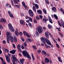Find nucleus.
Returning <instances> with one entry per match:
<instances>
[{
    "mask_svg": "<svg viewBox=\"0 0 64 64\" xmlns=\"http://www.w3.org/2000/svg\"><path fill=\"white\" fill-rule=\"evenodd\" d=\"M8 28H9L10 30H11L12 32H14L15 30L13 27L12 24L10 23H9L8 25Z\"/></svg>",
    "mask_w": 64,
    "mask_h": 64,
    "instance_id": "4",
    "label": "nucleus"
},
{
    "mask_svg": "<svg viewBox=\"0 0 64 64\" xmlns=\"http://www.w3.org/2000/svg\"><path fill=\"white\" fill-rule=\"evenodd\" d=\"M0 29H3V26L0 24Z\"/></svg>",
    "mask_w": 64,
    "mask_h": 64,
    "instance_id": "59",
    "label": "nucleus"
},
{
    "mask_svg": "<svg viewBox=\"0 0 64 64\" xmlns=\"http://www.w3.org/2000/svg\"><path fill=\"white\" fill-rule=\"evenodd\" d=\"M45 61L46 63H48L49 62V60L48 58H45Z\"/></svg>",
    "mask_w": 64,
    "mask_h": 64,
    "instance_id": "16",
    "label": "nucleus"
},
{
    "mask_svg": "<svg viewBox=\"0 0 64 64\" xmlns=\"http://www.w3.org/2000/svg\"><path fill=\"white\" fill-rule=\"evenodd\" d=\"M23 33L24 36H27L28 34L25 31H24L23 32Z\"/></svg>",
    "mask_w": 64,
    "mask_h": 64,
    "instance_id": "24",
    "label": "nucleus"
},
{
    "mask_svg": "<svg viewBox=\"0 0 64 64\" xmlns=\"http://www.w3.org/2000/svg\"><path fill=\"white\" fill-rule=\"evenodd\" d=\"M52 18H54V17L56 19V20L58 19V17L57 16V15H56V14H54V15H52Z\"/></svg>",
    "mask_w": 64,
    "mask_h": 64,
    "instance_id": "21",
    "label": "nucleus"
},
{
    "mask_svg": "<svg viewBox=\"0 0 64 64\" xmlns=\"http://www.w3.org/2000/svg\"><path fill=\"white\" fill-rule=\"evenodd\" d=\"M49 34L50 35V36L51 37H52V35L50 33Z\"/></svg>",
    "mask_w": 64,
    "mask_h": 64,
    "instance_id": "63",
    "label": "nucleus"
},
{
    "mask_svg": "<svg viewBox=\"0 0 64 64\" xmlns=\"http://www.w3.org/2000/svg\"><path fill=\"white\" fill-rule=\"evenodd\" d=\"M33 21L34 22V23H37V20L36 19H34L33 20Z\"/></svg>",
    "mask_w": 64,
    "mask_h": 64,
    "instance_id": "33",
    "label": "nucleus"
},
{
    "mask_svg": "<svg viewBox=\"0 0 64 64\" xmlns=\"http://www.w3.org/2000/svg\"><path fill=\"white\" fill-rule=\"evenodd\" d=\"M6 41H5V40H4L3 41V43H4V44H5V43H6Z\"/></svg>",
    "mask_w": 64,
    "mask_h": 64,
    "instance_id": "62",
    "label": "nucleus"
},
{
    "mask_svg": "<svg viewBox=\"0 0 64 64\" xmlns=\"http://www.w3.org/2000/svg\"><path fill=\"white\" fill-rule=\"evenodd\" d=\"M59 34L62 37H63V35L61 32H59Z\"/></svg>",
    "mask_w": 64,
    "mask_h": 64,
    "instance_id": "48",
    "label": "nucleus"
},
{
    "mask_svg": "<svg viewBox=\"0 0 64 64\" xmlns=\"http://www.w3.org/2000/svg\"><path fill=\"white\" fill-rule=\"evenodd\" d=\"M14 2L15 3V4H18V2L17 1V0H13Z\"/></svg>",
    "mask_w": 64,
    "mask_h": 64,
    "instance_id": "37",
    "label": "nucleus"
},
{
    "mask_svg": "<svg viewBox=\"0 0 64 64\" xmlns=\"http://www.w3.org/2000/svg\"><path fill=\"white\" fill-rule=\"evenodd\" d=\"M32 48L34 49H36V47L35 46H32Z\"/></svg>",
    "mask_w": 64,
    "mask_h": 64,
    "instance_id": "51",
    "label": "nucleus"
},
{
    "mask_svg": "<svg viewBox=\"0 0 64 64\" xmlns=\"http://www.w3.org/2000/svg\"><path fill=\"white\" fill-rule=\"evenodd\" d=\"M37 52H38V54H39L40 53H41V50H37Z\"/></svg>",
    "mask_w": 64,
    "mask_h": 64,
    "instance_id": "43",
    "label": "nucleus"
},
{
    "mask_svg": "<svg viewBox=\"0 0 64 64\" xmlns=\"http://www.w3.org/2000/svg\"><path fill=\"white\" fill-rule=\"evenodd\" d=\"M36 19L38 20H39V19H40L39 17L38 16H36Z\"/></svg>",
    "mask_w": 64,
    "mask_h": 64,
    "instance_id": "50",
    "label": "nucleus"
},
{
    "mask_svg": "<svg viewBox=\"0 0 64 64\" xmlns=\"http://www.w3.org/2000/svg\"><path fill=\"white\" fill-rule=\"evenodd\" d=\"M29 17H29V16H26V19H28Z\"/></svg>",
    "mask_w": 64,
    "mask_h": 64,
    "instance_id": "54",
    "label": "nucleus"
},
{
    "mask_svg": "<svg viewBox=\"0 0 64 64\" xmlns=\"http://www.w3.org/2000/svg\"><path fill=\"white\" fill-rule=\"evenodd\" d=\"M32 9L35 12H36V8H35V6H33L32 7Z\"/></svg>",
    "mask_w": 64,
    "mask_h": 64,
    "instance_id": "23",
    "label": "nucleus"
},
{
    "mask_svg": "<svg viewBox=\"0 0 64 64\" xmlns=\"http://www.w3.org/2000/svg\"><path fill=\"white\" fill-rule=\"evenodd\" d=\"M15 34L16 36H18V35H19V32H18V30L16 31Z\"/></svg>",
    "mask_w": 64,
    "mask_h": 64,
    "instance_id": "18",
    "label": "nucleus"
},
{
    "mask_svg": "<svg viewBox=\"0 0 64 64\" xmlns=\"http://www.w3.org/2000/svg\"><path fill=\"white\" fill-rule=\"evenodd\" d=\"M21 48H22V49H24V46H22Z\"/></svg>",
    "mask_w": 64,
    "mask_h": 64,
    "instance_id": "61",
    "label": "nucleus"
},
{
    "mask_svg": "<svg viewBox=\"0 0 64 64\" xmlns=\"http://www.w3.org/2000/svg\"><path fill=\"white\" fill-rule=\"evenodd\" d=\"M45 1L47 4H49V1H48V0H45Z\"/></svg>",
    "mask_w": 64,
    "mask_h": 64,
    "instance_id": "36",
    "label": "nucleus"
},
{
    "mask_svg": "<svg viewBox=\"0 0 64 64\" xmlns=\"http://www.w3.org/2000/svg\"><path fill=\"white\" fill-rule=\"evenodd\" d=\"M35 6L36 7V9H38V8H39V6H38V5L37 4H35Z\"/></svg>",
    "mask_w": 64,
    "mask_h": 64,
    "instance_id": "32",
    "label": "nucleus"
},
{
    "mask_svg": "<svg viewBox=\"0 0 64 64\" xmlns=\"http://www.w3.org/2000/svg\"><path fill=\"white\" fill-rule=\"evenodd\" d=\"M22 53L24 56L27 57L29 59H31V57L30 56V55H29V54L27 52V51L26 50L22 52Z\"/></svg>",
    "mask_w": 64,
    "mask_h": 64,
    "instance_id": "2",
    "label": "nucleus"
},
{
    "mask_svg": "<svg viewBox=\"0 0 64 64\" xmlns=\"http://www.w3.org/2000/svg\"><path fill=\"white\" fill-rule=\"evenodd\" d=\"M29 20L31 22H32V18H30V17H29L28 18Z\"/></svg>",
    "mask_w": 64,
    "mask_h": 64,
    "instance_id": "41",
    "label": "nucleus"
},
{
    "mask_svg": "<svg viewBox=\"0 0 64 64\" xmlns=\"http://www.w3.org/2000/svg\"><path fill=\"white\" fill-rule=\"evenodd\" d=\"M3 62V64H6V62H5L3 61L2 62Z\"/></svg>",
    "mask_w": 64,
    "mask_h": 64,
    "instance_id": "64",
    "label": "nucleus"
},
{
    "mask_svg": "<svg viewBox=\"0 0 64 64\" xmlns=\"http://www.w3.org/2000/svg\"><path fill=\"white\" fill-rule=\"evenodd\" d=\"M50 33L49 32H47L44 33L46 37L48 38H49V34Z\"/></svg>",
    "mask_w": 64,
    "mask_h": 64,
    "instance_id": "10",
    "label": "nucleus"
},
{
    "mask_svg": "<svg viewBox=\"0 0 64 64\" xmlns=\"http://www.w3.org/2000/svg\"><path fill=\"white\" fill-rule=\"evenodd\" d=\"M13 40L15 43H17V38L16 36H14L13 38Z\"/></svg>",
    "mask_w": 64,
    "mask_h": 64,
    "instance_id": "13",
    "label": "nucleus"
},
{
    "mask_svg": "<svg viewBox=\"0 0 64 64\" xmlns=\"http://www.w3.org/2000/svg\"><path fill=\"white\" fill-rule=\"evenodd\" d=\"M31 55L33 61H34V60H35V58L34 57V55L33 54H32Z\"/></svg>",
    "mask_w": 64,
    "mask_h": 64,
    "instance_id": "26",
    "label": "nucleus"
},
{
    "mask_svg": "<svg viewBox=\"0 0 64 64\" xmlns=\"http://www.w3.org/2000/svg\"><path fill=\"white\" fill-rule=\"evenodd\" d=\"M4 51L6 52H7V53H9V50L7 48L5 49L4 50Z\"/></svg>",
    "mask_w": 64,
    "mask_h": 64,
    "instance_id": "44",
    "label": "nucleus"
},
{
    "mask_svg": "<svg viewBox=\"0 0 64 64\" xmlns=\"http://www.w3.org/2000/svg\"><path fill=\"white\" fill-rule=\"evenodd\" d=\"M17 47L18 49H19L20 50H21V49L20 48L21 47V45L20 44H18L17 46Z\"/></svg>",
    "mask_w": 64,
    "mask_h": 64,
    "instance_id": "27",
    "label": "nucleus"
},
{
    "mask_svg": "<svg viewBox=\"0 0 64 64\" xmlns=\"http://www.w3.org/2000/svg\"><path fill=\"white\" fill-rule=\"evenodd\" d=\"M60 22H61V25H62L63 24H64V22H63V20H60Z\"/></svg>",
    "mask_w": 64,
    "mask_h": 64,
    "instance_id": "40",
    "label": "nucleus"
},
{
    "mask_svg": "<svg viewBox=\"0 0 64 64\" xmlns=\"http://www.w3.org/2000/svg\"><path fill=\"white\" fill-rule=\"evenodd\" d=\"M58 24L60 26V27H61V24H60V23L59 21H58Z\"/></svg>",
    "mask_w": 64,
    "mask_h": 64,
    "instance_id": "60",
    "label": "nucleus"
},
{
    "mask_svg": "<svg viewBox=\"0 0 64 64\" xmlns=\"http://www.w3.org/2000/svg\"><path fill=\"white\" fill-rule=\"evenodd\" d=\"M36 36H39V33H38V32L37 31L36 32Z\"/></svg>",
    "mask_w": 64,
    "mask_h": 64,
    "instance_id": "42",
    "label": "nucleus"
},
{
    "mask_svg": "<svg viewBox=\"0 0 64 64\" xmlns=\"http://www.w3.org/2000/svg\"><path fill=\"white\" fill-rule=\"evenodd\" d=\"M27 40H28V41H29V42H31V39L29 38H27Z\"/></svg>",
    "mask_w": 64,
    "mask_h": 64,
    "instance_id": "55",
    "label": "nucleus"
},
{
    "mask_svg": "<svg viewBox=\"0 0 64 64\" xmlns=\"http://www.w3.org/2000/svg\"><path fill=\"white\" fill-rule=\"evenodd\" d=\"M45 47L46 48H50L51 47L50 46H49V45H47V44H45Z\"/></svg>",
    "mask_w": 64,
    "mask_h": 64,
    "instance_id": "28",
    "label": "nucleus"
},
{
    "mask_svg": "<svg viewBox=\"0 0 64 64\" xmlns=\"http://www.w3.org/2000/svg\"><path fill=\"white\" fill-rule=\"evenodd\" d=\"M28 13L31 17H33L34 16L33 12L31 10H28Z\"/></svg>",
    "mask_w": 64,
    "mask_h": 64,
    "instance_id": "6",
    "label": "nucleus"
},
{
    "mask_svg": "<svg viewBox=\"0 0 64 64\" xmlns=\"http://www.w3.org/2000/svg\"><path fill=\"white\" fill-rule=\"evenodd\" d=\"M56 45L58 48H59L60 47L59 45L58 44H56Z\"/></svg>",
    "mask_w": 64,
    "mask_h": 64,
    "instance_id": "58",
    "label": "nucleus"
},
{
    "mask_svg": "<svg viewBox=\"0 0 64 64\" xmlns=\"http://www.w3.org/2000/svg\"><path fill=\"white\" fill-rule=\"evenodd\" d=\"M60 10L61 11V12H62L63 14L64 15V10H63L62 8H60Z\"/></svg>",
    "mask_w": 64,
    "mask_h": 64,
    "instance_id": "34",
    "label": "nucleus"
},
{
    "mask_svg": "<svg viewBox=\"0 0 64 64\" xmlns=\"http://www.w3.org/2000/svg\"><path fill=\"white\" fill-rule=\"evenodd\" d=\"M43 11L45 14H47V11H46V9L44 8H43Z\"/></svg>",
    "mask_w": 64,
    "mask_h": 64,
    "instance_id": "29",
    "label": "nucleus"
},
{
    "mask_svg": "<svg viewBox=\"0 0 64 64\" xmlns=\"http://www.w3.org/2000/svg\"><path fill=\"white\" fill-rule=\"evenodd\" d=\"M3 22L6 23V20L4 19H2V18L0 19V22L2 23V22Z\"/></svg>",
    "mask_w": 64,
    "mask_h": 64,
    "instance_id": "12",
    "label": "nucleus"
},
{
    "mask_svg": "<svg viewBox=\"0 0 64 64\" xmlns=\"http://www.w3.org/2000/svg\"><path fill=\"white\" fill-rule=\"evenodd\" d=\"M19 35H20V36H22L23 35V33L21 32H19Z\"/></svg>",
    "mask_w": 64,
    "mask_h": 64,
    "instance_id": "47",
    "label": "nucleus"
},
{
    "mask_svg": "<svg viewBox=\"0 0 64 64\" xmlns=\"http://www.w3.org/2000/svg\"><path fill=\"white\" fill-rule=\"evenodd\" d=\"M9 39H10V38H6V41H7V42L8 43V44L10 43V41H9Z\"/></svg>",
    "mask_w": 64,
    "mask_h": 64,
    "instance_id": "31",
    "label": "nucleus"
},
{
    "mask_svg": "<svg viewBox=\"0 0 64 64\" xmlns=\"http://www.w3.org/2000/svg\"><path fill=\"white\" fill-rule=\"evenodd\" d=\"M28 25L29 26H30V27H33L32 24H31L30 22L28 23Z\"/></svg>",
    "mask_w": 64,
    "mask_h": 64,
    "instance_id": "35",
    "label": "nucleus"
},
{
    "mask_svg": "<svg viewBox=\"0 0 64 64\" xmlns=\"http://www.w3.org/2000/svg\"><path fill=\"white\" fill-rule=\"evenodd\" d=\"M23 45L25 47H27V44L25 42H24L23 43Z\"/></svg>",
    "mask_w": 64,
    "mask_h": 64,
    "instance_id": "46",
    "label": "nucleus"
},
{
    "mask_svg": "<svg viewBox=\"0 0 64 64\" xmlns=\"http://www.w3.org/2000/svg\"><path fill=\"white\" fill-rule=\"evenodd\" d=\"M21 39L22 41H23V42H24V41H25V40L24 38H21Z\"/></svg>",
    "mask_w": 64,
    "mask_h": 64,
    "instance_id": "57",
    "label": "nucleus"
},
{
    "mask_svg": "<svg viewBox=\"0 0 64 64\" xmlns=\"http://www.w3.org/2000/svg\"><path fill=\"white\" fill-rule=\"evenodd\" d=\"M8 14L10 17H11V18H14V17L13 16V14L10 11H8Z\"/></svg>",
    "mask_w": 64,
    "mask_h": 64,
    "instance_id": "8",
    "label": "nucleus"
},
{
    "mask_svg": "<svg viewBox=\"0 0 64 64\" xmlns=\"http://www.w3.org/2000/svg\"><path fill=\"white\" fill-rule=\"evenodd\" d=\"M37 29L38 30L39 33H42L43 32V28L40 26H38L37 27Z\"/></svg>",
    "mask_w": 64,
    "mask_h": 64,
    "instance_id": "5",
    "label": "nucleus"
},
{
    "mask_svg": "<svg viewBox=\"0 0 64 64\" xmlns=\"http://www.w3.org/2000/svg\"><path fill=\"white\" fill-rule=\"evenodd\" d=\"M40 40L44 44H45L46 42L47 44H48V45H51V43L50 41V40L47 38H44L43 37H42L40 38ZM45 41L46 42H45Z\"/></svg>",
    "mask_w": 64,
    "mask_h": 64,
    "instance_id": "1",
    "label": "nucleus"
},
{
    "mask_svg": "<svg viewBox=\"0 0 64 64\" xmlns=\"http://www.w3.org/2000/svg\"><path fill=\"white\" fill-rule=\"evenodd\" d=\"M6 61L8 62V63H10V58H9V56H6Z\"/></svg>",
    "mask_w": 64,
    "mask_h": 64,
    "instance_id": "7",
    "label": "nucleus"
},
{
    "mask_svg": "<svg viewBox=\"0 0 64 64\" xmlns=\"http://www.w3.org/2000/svg\"><path fill=\"white\" fill-rule=\"evenodd\" d=\"M15 52H16V50H11L10 52V53H12V54H15Z\"/></svg>",
    "mask_w": 64,
    "mask_h": 64,
    "instance_id": "14",
    "label": "nucleus"
},
{
    "mask_svg": "<svg viewBox=\"0 0 64 64\" xmlns=\"http://www.w3.org/2000/svg\"><path fill=\"white\" fill-rule=\"evenodd\" d=\"M0 59L2 61V62H3L4 61V60H3V59L2 57H0Z\"/></svg>",
    "mask_w": 64,
    "mask_h": 64,
    "instance_id": "52",
    "label": "nucleus"
},
{
    "mask_svg": "<svg viewBox=\"0 0 64 64\" xmlns=\"http://www.w3.org/2000/svg\"><path fill=\"white\" fill-rule=\"evenodd\" d=\"M20 62L22 64H24V59L22 58V59H20Z\"/></svg>",
    "mask_w": 64,
    "mask_h": 64,
    "instance_id": "22",
    "label": "nucleus"
},
{
    "mask_svg": "<svg viewBox=\"0 0 64 64\" xmlns=\"http://www.w3.org/2000/svg\"><path fill=\"white\" fill-rule=\"evenodd\" d=\"M42 54H43V55H45L46 56L47 55L46 52L44 50H42Z\"/></svg>",
    "mask_w": 64,
    "mask_h": 64,
    "instance_id": "15",
    "label": "nucleus"
},
{
    "mask_svg": "<svg viewBox=\"0 0 64 64\" xmlns=\"http://www.w3.org/2000/svg\"><path fill=\"white\" fill-rule=\"evenodd\" d=\"M22 4L23 6L24 7V8L26 9V8H27V6H26V5H25V3L24 2H22Z\"/></svg>",
    "mask_w": 64,
    "mask_h": 64,
    "instance_id": "11",
    "label": "nucleus"
},
{
    "mask_svg": "<svg viewBox=\"0 0 64 64\" xmlns=\"http://www.w3.org/2000/svg\"><path fill=\"white\" fill-rule=\"evenodd\" d=\"M14 6L15 7H16L18 8H20V6H19V5H18L15 4Z\"/></svg>",
    "mask_w": 64,
    "mask_h": 64,
    "instance_id": "38",
    "label": "nucleus"
},
{
    "mask_svg": "<svg viewBox=\"0 0 64 64\" xmlns=\"http://www.w3.org/2000/svg\"><path fill=\"white\" fill-rule=\"evenodd\" d=\"M39 16L40 17V19H42L43 18V16H42V15H40Z\"/></svg>",
    "mask_w": 64,
    "mask_h": 64,
    "instance_id": "49",
    "label": "nucleus"
},
{
    "mask_svg": "<svg viewBox=\"0 0 64 64\" xmlns=\"http://www.w3.org/2000/svg\"><path fill=\"white\" fill-rule=\"evenodd\" d=\"M48 19L50 23H53V22H52V19H51V18H50V17H48Z\"/></svg>",
    "mask_w": 64,
    "mask_h": 64,
    "instance_id": "25",
    "label": "nucleus"
},
{
    "mask_svg": "<svg viewBox=\"0 0 64 64\" xmlns=\"http://www.w3.org/2000/svg\"><path fill=\"white\" fill-rule=\"evenodd\" d=\"M26 36L28 37V38H30V36L28 34Z\"/></svg>",
    "mask_w": 64,
    "mask_h": 64,
    "instance_id": "56",
    "label": "nucleus"
},
{
    "mask_svg": "<svg viewBox=\"0 0 64 64\" xmlns=\"http://www.w3.org/2000/svg\"><path fill=\"white\" fill-rule=\"evenodd\" d=\"M48 18H43L42 19V21L43 22L45 23L46 22V21H47Z\"/></svg>",
    "mask_w": 64,
    "mask_h": 64,
    "instance_id": "19",
    "label": "nucleus"
},
{
    "mask_svg": "<svg viewBox=\"0 0 64 64\" xmlns=\"http://www.w3.org/2000/svg\"><path fill=\"white\" fill-rule=\"evenodd\" d=\"M10 32H7L6 33V36L7 37V38H10V41L11 42H14L13 41V37L12 36H10Z\"/></svg>",
    "mask_w": 64,
    "mask_h": 64,
    "instance_id": "3",
    "label": "nucleus"
},
{
    "mask_svg": "<svg viewBox=\"0 0 64 64\" xmlns=\"http://www.w3.org/2000/svg\"><path fill=\"white\" fill-rule=\"evenodd\" d=\"M48 27L49 29H51V28H52V25H50V24H49L48 25Z\"/></svg>",
    "mask_w": 64,
    "mask_h": 64,
    "instance_id": "30",
    "label": "nucleus"
},
{
    "mask_svg": "<svg viewBox=\"0 0 64 64\" xmlns=\"http://www.w3.org/2000/svg\"><path fill=\"white\" fill-rule=\"evenodd\" d=\"M52 10L54 12H56V8L55 7H53L52 8Z\"/></svg>",
    "mask_w": 64,
    "mask_h": 64,
    "instance_id": "17",
    "label": "nucleus"
},
{
    "mask_svg": "<svg viewBox=\"0 0 64 64\" xmlns=\"http://www.w3.org/2000/svg\"><path fill=\"white\" fill-rule=\"evenodd\" d=\"M11 4L13 6H14V3L13 2V0H11Z\"/></svg>",
    "mask_w": 64,
    "mask_h": 64,
    "instance_id": "45",
    "label": "nucleus"
},
{
    "mask_svg": "<svg viewBox=\"0 0 64 64\" xmlns=\"http://www.w3.org/2000/svg\"><path fill=\"white\" fill-rule=\"evenodd\" d=\"M12 45L13 48H16V46H15L14 44H13Z\"/></svg>",
    "mask_w": 64,
    "mask_h": 64,
    "instance_id": "53",
    "label": "nucleus"
},
{
    "mask_svg": "<svg viewBox=\"0 0 64 64\" xmlns=\"http://www.w3.org/2000/svg\"><path fill=\"white\" fill-rule=\"evenodd\" d=\"M20 24H22V25H25V22H24V21L23 20H20Z\"/></svg>",
    "mask_w": 64,
    "mask_h": 64,
    "instance_id": "9",
    "label": "nucleus"
},
{
    "mask_svg": "<svg viewBox=\"0 0 64 64\" xmlns=\"http://www.w3.org/2000/svg\"><path fill=\"white\" fill-rule=\"evenodd\" d=\"M58 60L60 62H62V60L60 59V57H58Z\"/></svg>",
    "mask_w": 64,
    "mask_h": 64,
    "instance_id": "39",
    "label": "nucleus"
},
{
    "mask_svg": "<svg viewBox=\"0 0 64 64\" xmlns=\"http://www.w3.org/2000/svg\"><path fill=\"white\" fill-rule=\"evenodd\" d=\"M37 12L39 14H41L42 13V10H37Z\"/></svg>",
    "mask_w": 64,
    "mask_h": 64,
    "instance_id": "20",
    "label": "nucleus"
}]
</instances>
